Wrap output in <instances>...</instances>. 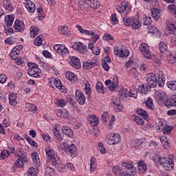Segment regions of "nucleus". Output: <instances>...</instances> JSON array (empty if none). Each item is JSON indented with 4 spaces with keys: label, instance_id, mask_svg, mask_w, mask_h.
Segmentation results:
<instances>
[{
    "label": "nucleus",
    "instance_id": "423d86ee",
    "mask_svg": "<svg viewBox=\"0 0 176 176\" xmlns=\"http://www.w3.org/2000/svg\"><path fill=\"white\" fill-rule=\"evenodd\" d=\"M72 47L74 50H76L80 54H86V53H87V47H86L84 43L80 42L74 43Z\"/></svg>",
    "mask_w": 176,
    "mask_h": 176
},
{
    "label": "nucleus",
    "instance_id": "13d9d810",
    "mask_svg": "<svg viewBox=\"0 0 176 176\" xmlns=\"http://www.w3.org/2000/svg\"><path fill=\"white\" fill-rule=\"evenodd\" d=\"M4 42L5 43H6V45H13L16 43V38L13 36H10L6 40H5Z\"/></svg>",
    "mask_w": 176,
    "mask_h": 176
},
{
    "label": "nucleus",
    "instance_id": "3c124183",
    "mask_svg": "<svg viewBox=\"0 0 176 176\" xmlns=\"http://www.w3.org/2000/svg\"><path fill=\"white\" fill-rule=\"evenodd\" d=\"M96 87L98 93H100L101 94L104 93V88H103L104 85H102V83H101V82H98L96 83Z\"/></svg>",
    "mask_w": 176,
    "mask_h": 176
},
{
    "label": "nucleus",
    "instance_id": "0e129e2a",
    "mask_svg": "<svg viewBox=\"0 0 176 176\" xmlns=\"http://www.w3.org/2000/svg\"><path fill=\"white\" fill-rule=\"evenodd\" d=\"M90 168L91 171H94V170H96V158L94 157L91 158Z\"/></svg>",
    "mask_w": 176,
    "mask_h": 176
},
{
    "label": "nucleus",
    "instance_id": "a19ab883",
    "mask_svg": "<svg viewBox=\"0 0 176 176\" xmlns=\"http://www.w3.org/2000/svg\"><path fill=\"white\" fill-rule=\"evenodd\" d=\"M39 32V28L35 26H32L30 28V36L31 38H35Z\"/></svg>",
    "mask_w": 176,
    "mask_h": 176
},
{
    "label": "nucleus",
    "instance_id": "f03ea898",
    "mask_svg": "<svg viewBox=\"0 0 176 176\" xmlns=\"http://www.w3.org/2000/svg\"><path fill=\"white\" fill-rule=\"evenodd\" d=\"M18 157H19L14 163L16 167H23L24 163H28V154L24 151H19V153H17Z\"/></svg>",
    "mask_w": 176,
    "mask_h": 176
},
{
    "label": "nucleus",
    "instance_id": "dca6fc26",
    "mask_svg": "<svg viewBox=\"0 0 176 176\" xmlns=\"http://www.w3.org/2000/svg\"><path fill=\"white\" fill-rule=\"evenodd\" d=\"M24 5L30 13H34L35 12V3L31 0H25Z\"/></svg>",
    "mask_w": 176,
    "mask_h": 176
},
{
    "label": "nucleus",
    "instance_id": "2f4dec72",
    "mask_svg": "<svg viewBox=\"0 0 176 176\" xmlns=\"http://www.w3.org/2000/svg\"><path fill=\"white\" fill-rule=\"evenodd\" d=\"M56 115L59 116V118L67 119L68 118V111L65 109H59L56 111Z\"/></svg>",
    "mask_w": 176,
    "mask_h": 176
},
{
    "label": "nucleus",
    "instance_id": "1a4fd4ad",
    "mask_svg": "<svg viewBox=\"0 0 176 176\" xmlns=\"http://www.w3.org/2000/svg\"><path fill=\"white\" fill-rule=\"evenodd\" d=\"M155 97L158 102H166L167 101V94L162 90L155 91Z\"/></svg>",
    "mask_w": 176,
    "mask_h": 176
},
{
    "label": "nucleus",
    "instance_id": "f257e3e1",
    "mask_svg": "<svg viewBox=\"0 0 176 176\" xmlns=\"http://www.w3.org/2000/svg\"><path fill=\"white\" fill-rule=\"evenodd\" d=\"M155 160L157 164L163 165L166 171H171L174 168V161L170 158L166 159L164 157L162 158V157H156Z\"/></svg>",
    "mask_w": 176,
    "mask_h": 176
},
{
    "label": "nucleus",
    "instance_id": "6ab92c4d",
    "mask_svg": "<svg viewBox=\"0 0 176 176\" xmlns=\"http://www.w3.org/2000/svg\"><path fill=\"white\" fill-rule=\"evenodd\" d=\"M151 16L155 21H157L160 19V12H162L160 9L158 8H152L151 10Z\"/></svg>",
    "mask_w": 176,
    "mask_h": 176
},
{
    "label": "nucleus",
    "instance_id": "69168bd1",
    "mask_svg": "<svg viewBox=\"0 0 176 176\" xmlns=\"http://www.w3.org/2000/svg\"><path fill=\"white\" fill-rule=\"evenodd\" d=\"M85 94H87L88 97H90V94H91V89L90 88V86L87 83H85Z\"/></svg>",
    "mask_w": 176,
    "mask_h": 176
},
{
    "label": "nucleus",
    "instance_id": "bf43d9fd",
    "mask_svg": "<svg viewBox=\"0 0 176 176\" xmlns=\"http://www.w3.org/2000/svg\"><path fill=\"white\" fill-rule=\"evenodd\" d=\"M3 6L6 9V10H8V12H10V9L12 8V3L10 1L6 0L3 3Z\"/></svg>",
    "mask_w": 176,
    "mask_h": 176
},
{
    "label": "nucleus",
    "instance_id": "412c9836",
    "mask_svg": "<svg viewBox=\"0 0 176 176\" xmlns=\"http://www.w3.org/2000/svg\"><path fill=\"white\" fill-rule=\"evenodd\" d=\"M62 133H63L65 135L69 137V138H72L74 137V131L69 126H63L62 127Z\"/></svg>",
    "mask_w": 176,
    "mask_h": 176
},
{
    "label": "nucleus",
    "instance_id": "79ce46f5",
    "mask_svg": "<svg viewBox=\"0 0 176 176\" xmlns=\"http://www.w3.org/2000/svg\"><path fill=\"white\" fill-rule=\"evenodd\" d=\"M138 91L139 90L137 89V88L133 87L129 91L128 96H129V97H133V98H137Z\"/></svg>",
    "mask_w": 176,
    "mask_h": 176
},
{
    "label": "nucleus",
    "instance_id": "58836bf2",
    "mask_svg": "<svg viewBox=\"0 0 176 176\" xmlns=\"http://www.w3.org/2000/svg\"><path fill=\"white\" fill-rule=\"evenodd\" d=\"M54 134L55 138H56L57 140L59 141V142H61V141H63V140H64V135L61 133H60V131H58L57 130V129H55L54 130Z\"/></svg>",
    "mask_w": 176,
    "mask_h": 176
},
{
    "label": "nucleus",
    "instance_id": "de8ad7c7",
    "mask_svg": "<svg viewBox=\"0 0 176 176\" xmlns=\"http://www.w3.org/2000/svg\"><path fill=\"white\" fill-rule=\"evenodd\" d=\"M19 54H20V52L19 50L16 51V50H14V48H13L11 52L10 53V57L11 60H16Z\"/></svg>",
    "mask_w": 176,
    "mask_h": 176
},
{
    "label": "nucleus",
    "instance_id": "774afa93",
    "mask_svg": "<svg viewBox=\"0 0 176 176\" xmlns=\"http://www.w3.org/2000/svg\"><path fill=\"white\" fill-rule=\"evenodd\" d=\"M168 58L170 64L176 63V54L174 55L171 54L169 56H168Z\"/></svg>",
    "mask_w": 176,
    "mask_h": 176
},
{
    "label": "nucleus",
    "instance_id": "09e8293b",
    "mask_svg": "<svg viewBox=\"0 0 176 176\" xmlns=\"http://www.w3.org/2000/svg\"><path fill=\"white\" fill-rule=\"evenodd\" d=\"M166 31L168 34H175L176 27L174 24L168 25L166 27Z\"/></svg>",
    "mask_w": 176,
    "mask_h": 176
},
{
    "label": "nucleus",
    "instance_id": "5fc2aeb1",
    "mask_svg": "<svg viewBox=\"0 0 176 176\" xmlns=\"http://www.w3.org/2000/svg\"><path fill=\"white\" fill-rule=\"evenodd\" d=\"M38 18L39 20H43L45 19V12L42 8H37Z\"/></svg>",
    "mask_w": 176,
    "mask_h": 176
},
{
    "label": "nucleus",
    "instance_id": "864d4df0",
    "mask_svg": "<svg viewBox=\"0 0 176 176\" xmlns=\"http://www.w3.org/2000/svg\"><path fill=\"white\" fill-rule=\"evenodd\" d=\"M38 174V169H36L34 167H31L29 168L28 172V176H36Z\"/></svg>",
    "mask_w": 176,
    "mask_h": 176
},
{
    "label": "nucleus",
    "instance_id": "49530a36",
    "mask_svg": "<svg viewBox=\"0 0 176 176\" xmlns=\"http://www.w3.org/2000/svg\"><path fill=\"white\" fill-rule=\"evenodd\" d=\"M114 104L113 109H115L116 112H120L122 109H123V105L120 102H113Z\"/></svg>",
    "mask_w": 176,
    "mask_h": 176
},
{
    "label": "nucleus",
    "instance_id": "473e14b6",
    "mask_svg": "<svg viewBox=\"0 0 176 176\" xmlns=\"http://www.w3.org/2000/svg\"><path fill=\"white\" fill-rule=\"evenodd\" d=\"M54 104L60 108H63V107H65V105L67 104V102L64 99L56 98L54 100Z\"/></svg>",
    "mask_w": 176,
    "mask_h": 176
},
{
    "label": "nucleus",
    "instance_id": "a878e982",
    "mask_svg": "<svg viewBox=\"0 0 176 176\" xmlns=\"http://www.w3.org/2000/svg\"><path fill=\"white\" fill-rule=\"evenodd\" d=\"M85 3L92 9H97L100 6V3L97 0H85Z\"/></svg>",
    "mask_w": 176,
    "mask_h": 176
},
{
    "label": "nucleus",
    "instance_id": "4d7b16f0",
    "mask_svg": "<svg viewBox=\"0 0 176 176\" xmlns=\"http://www.w3.org/2000/svg\"><path fill=\"white\" fill-rule=\"evenodd\" d=\"M137 113L138 115H139L140 116H142L144 119H146L148 118V113L144 109H138L137 111Z\"/></svg>",
    "mask_w": 176,
    "mask_h": 176
},
{
    "label": "nucleus",
    "instance_id": "4be33fe9",
    "mask_svg": "<svg viewBox=\"0 0 176 176\" xmlns=\"http://www.w3.org/2000/svg\"><path fill=\"white\" fill-rule=\"evenodd\" d=\"M31 156L35 167H39V166H41V160H39V155H38V153L33 152L32 153Z\"/></svg>",
    "mask_w": 176,
    "mask_h": 176
},
{
    "label": "nucleus",
    "instance_id": "052dcab7",
    "mask_svg": "<svg viewBox=\"0 0 176 176\" xmlns=\"http://www.w3.org/2000/svg\"><path fill=\"white\" fill-rule=\"evenodd\" d=\"M152 23V18L151 16L143 17V24L144 25H149Z\"/></svg>",
    "mask_w": 176,
    "mask_h": 176
},
{
    "label": "nucleus",
    "instance_id": "e433bc0d",
    "mask_svg": "<svg viewBox=\"0 0 176 176\" xmlns=\"http://www.w3.org/2000/svg\"><path fill=\"white\" fill-rule=\"evenodd\" d=\"M160 124L161 125V129L163 130L164 135L170 134L171 133L173 126L167 125L163 126V122H160Z\"/></svg>",
    "mask_w": 176,
    "mask_h": 176
},
{
    "label": "nucleus",
    "instance_id": "bb28decb",
    "mask_svg": "<svg viewBox=\"0 0 176 176\" xmlns=\"http://www.w3.org/2000/svg\"><path fill=\"white\" fill-rule=\"evenodd\" d=\"M159 50L160 56H162V54H166V53H167L168 47H167V45H166L164 42L162 41L159 44Z\"/></svg>",
    "mask_w": 176,
    "mask_h": 176
},
{
    "label": "nucleus",
    "instance_id": "e2e57ef3",
    "mask_svg": "<svg viewBox=\"0 0 176 176\" xmlns=\"http://www.w3.org/2000/svg\"><path fill=\"white\" fill-rule=\"evenodd\" d=\"M113 173L115 175H120L122 173V170H120L119 166H116L113 167Z\"/></svg>",
    "mask_w": 176,
    "mask_h": 176
},
{
    "label": "nucleus",
    "instance_id": "ddd939ff",
    "mask_svg": "<svg viewBox=\"0 0 176 176\" xmlns=\"http://www.w3.org/2000/svg\"><path fill=\"white\" fill-rule=\"evenodd\" d=\"M14 28L17 31V32H24V30H25V25L23 21L16 19L14 21Z\"/></svg>",
    "mask_w": 176,
    "mask_h": 176
},
{
    "label": "nucleus",
    "instance_id": "9b49d317",
    "mask_svg": "<svg viewBox=\"0 0 176 176\" xmlns=\"http://www.w3.org/2000/svg\"><path fill=\"white\" fill-rule=\"evenodd\" d=\"M54 50L58 54H60V56H65L68 53V48L65 47V45L57 44L54 46Z\"/></svg>",
    "mask_w": 176,
    "mask_h": 176
},
{
    "label": "nucleus",
    "instance_id": "6e6d98bb",
    "mask_svg": "<svg viewBox=\"0 0 176 176\" xmlns=\"http://www.w3.org/2000/svg\"><path fill=\"white\" fill-rule=\"evenodd\" d=\"M43 37V36H42V35L37 36L34 41V45L35 46H41L42 45V38Z\"/></svg>",
    "mask_w": 176,
    "mask_h": 176
},
{
    "label": "nucleus",
    "instance_id": "9d476101",
    "mask_svg": "<svg viewBox=\"0 0 176 176\" xmlns=\"http://www.w3.org/2000/svg\"><path fill=\"white\" fill-rule=\"evenodd\" d=\"M140 51L143 53L146 58H151L152 55H151V51H149V45L146 43H142L140 45Z\"/></svg>",
    "mask_w": 176,
    "mask_h": 176
},
{
    "label": "nucleus",
    "instance_id": "37998d69",
    "mask_svg": "<svg viewBox=\"0 0 176 176\" xmlns=\"http://www.w3.org/2000/svg\"><path fill=\"white\" fill-rule=\"evenodd\" d=\"M76 28L78 29V31L80 32V34H85L86 35H94L93 32L87 30H84L82 26L77 25Z\"/></svg>",
    "mask_w": 176,
    "mask_h": 176
},
{
    "label": "nucleus",
    "instance_id": "a211bd4d",
    "mask_svg": "<svg viewBox=\"0 0 176 176\" xmlns=\"http://www.w3.org/2000/svg\"><path fill=\"white\" fill-rule=\"evenodd\" d=\"M52 166H55V168L58 170V171H64V168H65V165L60 163V158L55 159V161H54L52 163Z\"/></svg>",
    "mask_w": 176,
    "mask_h": 176
},
{
    "label": "nucleus",
    "instance_id": "a18cd8bd",
    "mask_svg": "<svg viewBox=\"0 0 176 176\" xmlns=\"http://www.w3.org/2000/svg\"><path fill=\"white\" fill-rule=\"evenodd\" d=\"M25 109H28V111H29L30 112H32L33 113H35V112H36V106L31 103H26Z\"/></svg>",
    "mask_w": 176,
    "mask_h": 176
},
{
    "label": "nucleus",
    "instance_id": "cd10ccee",
    "mask_svg": "<svg viewBox=\"0 0 176 176\" xmlns=\"http://www.w3.org/2000/svg\"><path fill=\"white\" fill-rule=\"evenodd\" d=\"M160 140L165 149H168L170 148V142L168 138H167V135H164L160 138Z\"/></svg>",
    "mask_w": 176,
    "mask_h": 176
},
{
    "label": "nucleus",
    "instance_id": "b1692460",
    "mask_svg": "<svg viewBox=\"0 0 176 176\" xmlns=\"http://www.w3.org/2000/svg\"><path fill=\"white\" fill-rule=\"evenodd\" d=\"M110 144L111 145H116L120 142V135L119 133H113L111 138H110Z\"/></svg>",
    "mask_w": 176,
    "mask_h": 176
},
{
    "label": "nucleus",
    "instance_id": "8fccbe9b",
    "mask_svg": "<svg viewBox=\"0 0 176 176\" xmlns=\"http://www.w3.org/2000/svg\"><path fill=\"white\" fill-rule=\"evenodd\" d=\"M45 175H50V176L54 175V174H55L54 168H53L50 166H47L45 168Z\"/></svg>",
    "mask_w": 176,
    "mask_h": 176
},
{
    "label": "nucleus",
    "instance_id": "c85d7f7f",
    "mask_svg": "<svg viewBox=\"0 0 176 176\" xmlns=\"http://www.w3.org/2000/svg\"><path fill=\"white\" fill-rule=\"evenodd\" d=\"M122 20L124 25H126V27H130V25H131V23H133V19L134 18L129 17L127 16V14L126 15L122 14Z\"/></svg>",
    "mask_w": 176,
    "mask_h": 176
},
{
    "label": "nucleus",
    "instance_id": "c756f323",
    "mask_svg": "<svg viewBox=\"0 0 176 176\" xmlns=\"http://www.w3.org/2000/svg\"><path fill=\"white\" fill-rule=\"evenodd\" d=\"M14 21V16L7 15L5 17V23L8 27H12L13 25V22Z\"/></svg>",
    "mask_w": 176,
    "mask_h": 176
},
{
    "label": "nucleus",
    "instance_id": "6e6552de",
    "mask_svg": "<svg viewBox=\"0 0 176 176\" xmlns=\"http://www.w3.org/2000/svg\"><path fill=\"white\" fill-rule=\"evenodd\" d=\"M122 166L124 167L125 171L130 175H135L137 173V168L134 167L133 164L130 162H122Z\"/></svg>",
    "mask_w": 176,
    "mask_h": 176
},
{
    "label": "nucleus",
    "instance_id": "7ed1b4c3",
    "mask_svg": "<svg viewBox=\"0 0 176 176\" xmlns=\"http://www.w3.org/2000/svg\"><path fill=\"white\" fill-rule=\"evenodd\" d=\"M45 151L47 160H51L52 163H53V162H56V159H59L58 156H57V153L54 151L53 148L47 146L45 147Z\"/></svg>",
    "mask_w": 176,
    "mask_h": 176
},
{
    "label": "nucleus",
    "instance_id": "2eb2a0df",
    "mask_svg": "<svg viewBox=\"0 0 176 176\" xmlns=\"http://www.w3.org/2000/svg\"><path fill=\"white\" fill-rule=\"evenodd\" d=\"M76 98L80 105H83L86 102V98L80 91H76Z\"/></svg>",
    "mask_w": 176,
    "mask_h": 176
},
{
    "label": "nucleus",
    "instance_id": "393cba45",
    "mask_svg": "<svg viewBox=\"0 0 176 176\" xmlns=\"http://www.w3.org/2000/svg\"><path fill=\"white\" fill-rule=\"evenodd\" d=\"M118 86H119V78L118 76H113V81L111 85H109V89L111 91H113L115 89H118Z\"/></svg>",
    "mask_w": 176,
    "mask_h": 176
},
{
    "label": "nucleus",
    "instance_id": "7c9ffc66",
    "mask_svg": "<svg viewBox=\"0 0 176 176\" xmlns=\"http://www.w3.org/2000/svg\"><path fill=\"white\" fill-rule=\"evenodd\" d=\"M151 89V87L148 86L147 84H143L142 86L139 87L138 90L141 94H145L146 93H149Z\"/></svg>",
    "mask_w": 176,
    "mask_h": 176
},
{
    "label": "nucleus",
    "instance_id": "680f3d73",
    "mask_svg": "<svg viewBox=\"0 0 176 176\" xmlns=\"http://www.w3.org/2000/svg\"><path fill=\"white\" fill-rule=\"evenodd\" d=\"M167 86L170 90H176V81H168Z\"/></svg>",
    "mask_w": 176,
    "mask_h": 176
},
{
    "label": "nucleus",
    "instance_id": "0eeeda50",
    "mask_svg": "<svg viewBox=\"0 0 176 176\" xmlns=\"http://www.w3.org/2000/svg\"><path fill=\"white\" fill-rule=\"evenodd\" d=\"M117 11L121 13L122 16L129 14L130 12V7H129V3L122 2L117 6Z\"/></svg>",
    "mask_w": 176,
    "mask_h": 176
},
{
    "label": "nucleus",
    "instance_id": "aec40b11",
    "mask_svg": "<svg viewBox=\"0 0 176 176\" xmlns=\"http://www.w3.org/2000/svg\"><path fill=\"white\" fill-rule=\"evenodd\" d=\"M167 108H171V107H176V95H173L171 98L166 100L165 102Z\"/></svg>",
    "mask_w": 176,
    "mask_h": 176
},
{
    "label": "nucleus",
    "instance_id": "f3484780",
    "mask_svg": "<svg viewBox=\"0 0 176 176\" xmlns=\"http://www.w3.org/2000/svg\"><path fill=\"white\" fill-rule=\"evenodd\" d=\"M97 66V60L94 59L92 60L86 61L83 63L82 67L85 69H90L91 68H94Z\"/></svg>",
    "mask_w": 176,
    "mask_h": 176
},
{
    "label": "nucleus",
    "instance_id": "ea45409f",
    "mask_svg": "<svg viewBox=\"0 0 176 176\" xmlns=\"http://www.w3.org/2000/svg\"><path fill=\"white\" fill-rule=\"evenodd\" d=\"M65 76H66V78L68 79V80H69L72 83H74V82H75V80H76L75 74H74L72 72H67Z\"/></svg>",
    "mask_w": 176,
    "mask_h": 176
},
{
    "label": "nucleus",
    "instance_id": "c9c22d12",
    "mask_svg": "<svg viewBox=\"0 0 176 176\" xmlns=\"http://www.w3.org/2000/svg\"><path fill=\"white\" fill-rule=\"evenodd\" d=\"M133 30H138L141 27V22H140V20L137 18L132 20V23L131 24Z\"/></svg>",
    "mask_w": 176,
    "mask_h": 176
},
{
    "label": "nucleus",
    "instance_id": "4468645a",
    "mask_svg": "<svg viewBox=\"0 0 176 176\" xmlns=\"http://www.w3.org/2000/svg\"><path fill=\"white\" fill-rule=\"evenodd\" d=\"M114 54L116 56H119V57H129L130 55V52L128 50L124 51L119 49V47H114Z\"/></svg>",
    "mask_w": 176,
    "mask_h": 176
},
{
    "label": "nucleus",
    "instance_id": "338daca9",
    "mask_svg": "<svg viewBox=\"0 0 176 176\" xmlns=\"http://www.w3.org/2000/svg\"><path fill=\"white\" fill-rule=\"evenodd\" d=\"M138 166L143 171H146V164L143 160L139 161Z\"/></svg>",
    "mask_w": 176,
    "mask_h": 176
},
{
    "label": "nucleus",
    "instance_id": "39448f33",
    "mask_svg": "<svg viewBox=\"0 0 176 176\" xmlns=\"http://www.w3.org/2000/svg\"><path fill=\"white\" fill-rule=\"evenodd\" d=\"M65 146V151L67 155L70 156H74L76 153V148L72 144V142H66L63 143Z\"/></svg>",
    "mask_w": 176,
    "mask_h": 176
},
{
    "label": "nucleus",
    "instance_id": "603ef678",
    "mask_svg": "<svg viewBox=\"0 0 176 176\" xmlns=\"http://www.w3.org/2000/svg\"><path fill=\"white\" fill-rule=\"evenodd\" d=\"M133 120H134V122H135V123H137L138 124H140V126H142V124L145 123V121L144 120V119L142 118H140V116H134Z\"/></svg>",
    "mask_w": 176,
    "mask_h": 176
},
{
    "label": "nucleus",
    "instance_id": "20e7f679",
    "mask_svg": "<svg viewBox=\"0 0 176 176\" xmlns=\"http://www.w3.org/2000/svg\"><path fill=\"white\" fill-rule=\"evenodd\" d=\"M146 82L147 85L152 88L156 87L157 85V78H156V74L153 73H151L146 75Z\"/></svg>",
    "mask_w": 176,
    "mask_h": 176
},
{
    "label": "nucleus",
    "instance_id": "4c0bfd02",
    "mask_svg": "<svg viewBox=\"0 0 176 176\" xmlns=\"http://www.w3.org/2000/svg\"><path fill=\"white\" fill-rule=\"evenodd\" d=\"M58 33L60 35H69V30L67 26H60L58 28Z\"/></svg>",
    "mask_w": 176,
    "mask_h": 176
},
{
    "label": "nucleus",
    "instance_id": "5701e85b",
    "mask_svg": "<svg viewBox=\"0 0 176 176\" xmlns=\"http://www.w3.org/2000/svg\"><path fill=\"white\" fill-rule=\"evenodd\" d=\"M28 74L33 78H39V76H41L39 75V68H29L28 69Z\"/></svg>",
    "mask_w": 176,
    "mask_h": 176
},
{
    "label": "nucleus",
    "instance_id": "72a5a7b5",
    "mask_svg": "<svg viewBox=\"0 0 176 176\" xmlns=\"http://www.w3.org/2000/svg\"><path fill=\"white\" fill-rule=\"evenodd\" d=\"M145 107L153 111L155 109V105H153V100L151 98H148L146 101L144 102Z\"/></svg>",
    "mask_w": 176,
    "mask_h": 176
},
{
    "label": "nucleus",
    "instance_id": "f704fd0d",
    "mask_svg": "<svg viewBox=\"0 0 176 176\" xmlns=\"http://www.w3.org/2000/svg\"><path fill=\"white\" fill-rule=\"evenodd\" d=\"M17 96H16V94H11L9 96V102L12 107H16L17 105V100H16Z\"/></svg>",
    "mask_w": 176,
    "mask_h": 176
},
{
    "label": "nucleus",
    "instance_id": "f8f14e48",
    "mask_svg": "<svg viewBox=\"0 0 176 176\" xmlns=\"http://www.w3.org/2000/svg\"><path fill=\"white\" fill-rule=\"evenodd\" d=\"M69 64L73 67V68H76V69H79L82 65H80V60L76 56H71Z\"/></svg>",
    "mask_w": 176,
    "mask_h": 176
},
{
    "label": "nucleus",
    "instance_id": "c03bdc74",
    "mask_svg": "<svg viewBox=\"0 0 176 176\" xmlns=\"http://www.w3.org/2000/svg\"><path fill=\"white\" fill-rule=\"evenodd\" d=\"M138 68V66L132 67L131 69H129V75L132 76L133 78H137L138 76V71L137 69Z\"/></svg>",
    "mask_w": 176,
    "mask_h": 176
}]
</instances>
